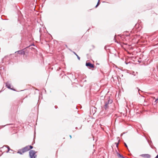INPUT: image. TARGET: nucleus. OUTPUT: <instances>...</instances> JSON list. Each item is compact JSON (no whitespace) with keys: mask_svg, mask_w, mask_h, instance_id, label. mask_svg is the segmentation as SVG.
<instances>
[{"mask_svg":"<svg viewBox=\"0 0 158 158\" xmlns=\"http://www.w3.org/2000/svg\"><path fill=\"white\" fill-rule=\"evenodd\" d=\"M6 86L9 89H10L11 90H12V89L10 87V84H9V83H8V82H6Z\"/></svg>","mask_w":158,"mask_h":158,"instance_id":"nucleus-7","label":"nucleus"},{"mask_svg":"<svg viewBox=\"0 0 158 158\" xmlns=\"http://www.w3.org/2000/svg\"><path fill=\"white\" fill-rule=\"evenodd\" d=\"M141 156L144 158H150L151 157V156L148 154H143L141 155Z\"/></svg>","mask_w":158,"mask_h":158,"instance_id":"nucleus-4","label":"nucleus"},{"mask_svg":"<svg viewBox=\"0 0 158 158\" xmlns=\"http://www.w3.org/2000/svg\"><path fill=\"white\" fill-rule=\"evenodd\" d=\"M73 53H74V54L75 55H76V56H77L78 59V60H80V57H79L78 55L76 53V52H73Z\"/></svg>","mask_w":158,"mask_h":158,"instance_id":"nucleus-9","label":"nucleus"},{"mask_svg":"<svg viewBox=\"0 0 158 158\" xmlns=\"http://www.w3.org/2000/svg\"><path fill=\"white\" fill-rule=\"evenodd\" d=\"M17 52L18 53L21 55H24L25 54V52L23 50L18 51L17 52H15V53H16Z\"/></svg>","mask_w":158,"mask_h":158,"instance_id":"nucleus-6","label":"nucleus"},{"mask_svg":"<svg viewBox=\"0 0 158 158\" xmlns=\"http://www.w3.org/2000/svg\"><path fill=\"white\" fill-rule=\"evenodd\" d=\"M98 1H99V2H100V0H98Z\"/></svg>","mask_w":158,"mask_h":158,"instance_id":"nucleus-20","label":"nucleus"},{"mask_svg":"<svg viewBox=\"0 0 158 158\" xmlns=\"http://www.w3.org/2000/svg\"><path fill=\"white\" fill-rule=\"evenodd\" d=\"M7 148H8V151L6 152H9V151H10V149L8 146H7Z\"/></svg>","mask_w":158,"mask_h":158,"instance_id":"nucleus-12","label":"nucleus"},{"mask_svg":"<svg viewBox=\"0 0 158 158\" xmlns=\"http://www.w3.org/2000/svg\"><path fill=\"white\" fill-rule=\"evenodd\" d=\"M118 143L117 144V145H116L117 147L118 146Z\"/></svg>","mask_w":158,"mask_h":158,"instance_id":"nucleus-17","label":"nucleus"},{"mask_svg":"<svg viewBox=\"0 0 158 158\" xmlns=\"http://www.w3.org/2000/svg\"><path fill=\"white\" fill-rule=\"evenodd\" d=\"M124 144H125V146L126 147H127V145L125 143H124Z\"/></svg>","mask_w":158,"mask_h":158,"instance_id":"nucleus-15","label":"nucleus"},{"mask_svg":"<svg viewBox=\"0 0 158 158\" xmlns=\"http://www.w3.org/2000/svg\"><path fill=\"white\" fill-rule=\"evenodd\" d=\"M85 65L89 69L94 68V65L89 62L86 63Z\"/></svg>","mask_w":158,"mask_h":158,"instance_id":"nucleus-3","label":"nucleus"},{"mask_svg":"<svg viewBox=\"0 0 158 158\" xmlns=\"http://www.w3.org/2000/svg\"><path fill=\"white\" fill-rule=\"evenodd\" d=\"M36 152L35 151L31 150L29 152V156L31 158H35L36 155H35Z\"/></svg>","mask_w":158,"mask_h":158,"instance_id":"nucleus-1","label":"nucleus"},{"mask_svg":"<svg viewBox=\"0 0 158 158\" xmlns=\"http://www.w3.org/2000/svg\"><path fill=\"white\" fill-rule=\"evenodd\" d=\"M99 4H100V2H99V1H98L97 4L95 6V7L96 8L99 5Z\"/></svg>","mask_w":158,"mask_h":158,"instance_id":"nucleus-11","label":"nucleus"},{"mask_svg":"<svg viewBox=\"0 0 158 158\" xmlns=\"http://www.w3.org/2000/svg\"><path fill=\"white\" fill-rule=\"evenodd\" d=\"M24 152H23V150L22 149H20L19 150L18 152V153L20 154H23Z\"/></svg>","mask_w":158,"mask_h":158,"instance_id":"nucleus-8","label":"nucleus"},{"mask_svg":"<svg viewBox=\"0 0 158 158\" xmlns=\"http://www.w3.org/2000/svg\"><path fill=\"white\" fill-rule=\"evenodd\" d=\"M112 102V101L110 99H107V101H105V105L104 106L106 110L108 108V105L109 103H111Z\"/></svg>","mask_w":158,"mask_h":158,"instance_id":"nucleus-2","label":"nucleus"},{"mask_svg":"<svg viewBox=\"0 0 158 158\" xmlns=\"http://www.w3.org/2000/svg\"><path fill=\"white\" fill-rule=\"evenodd\" d=\"M136 74H137V72H136Z\"/></svg>","mask_w":158,"mask_h":158,"instance_id":"nucleus-19","label":"nucleus"},{"mask_svg":"<svg viewBox=\"0 0 158 158\" xmlns=\"http://www.w3.org/2000/svg\"><path fill=\"white\" fill-rule=\"evenodd\" d=\"M118 156L119 157H120L121 158H124V157L122 155H121L119 153L118 154Z\"/></svg>","mask_w":158,"mask_h":158,"instance_id":"nucleus-10","label":"nucleus"},{"mask_svg":"<svg viewBox=\"0 0 158 158\" xmlns=\"http://www.w3.org/2000/svg\"><path fill=\"white\" fill-rule=\"evenodd\" d=\"M29 146H27L22 148V149L23 151V152L24 153L25 152L29 151Z\"/></svg>","mask_w":158,"mask_h":158,"instance_id":"nucleus-5","label":"nucleus"},{"mask_svg":"<svg viewBox=\"0 0 158 158\" xmlns=\"http://www.w3.org/2000/svg\"><path fill=\"white\" fill-rule=\"evenodd\" d=\"M123 135V134H121V136L122 135Z\"/></svg>","mask_w":158,"mask_h":158,"instance_id":"nucleus-18","label":"nucleus"},{"mask_svg":"<svg viewBox=\"0 0 158 158\" xmlns=\"http://www.w3.org/2000/svg\"><path fill=\"white\" fill-rule=\"evenodd\" d=\"M70 138H72V136L71 135H70Z\"/></svg>","mask_w":158,"mask_h":158,"instance_id":"nucleus-16","label":"nucleus"},{"mask_svg":"<svg viewBox=\"0 0 158 158\" xmlns=\"http://www.w3.org/2000/svg\"><path fill=\"white\" fill-rule=\"evenodd\" d=\"M134 76H135L136 75L135 74H134Z\"/></svg>","mask_w":158,"mask_h":158,"instance_id":"nucleus-21","label":"nucleus"},{"mask_svg":"<svg viewBox=\"0 0 158 158\" xmlns=\"http://www.w3.org/2000/svg\"><path fill=\"white\" fill-rule=\"evenodd\" d=\"M29 150L30 149H31L33 148V147L32 146H31H31H29Z\"/></svg>","mask_w":158,"mask_h":158,"instance_id":"nucleus-13","label":"nucleus"},{"mask_svg":"<svg viewBox=\"0 0 158 158\" xmlns=\"http://www.w3.org/2000/svg\"><path fill=\"white\" fill-rule=\"evenodd\" d=\"M156 103L158 102V98L156 99L155 102Z\"/></svg>","mask_w":158,"mask_h":158,"instance_id":"nucleus-14","label":"nucleus"}]
</instances>
